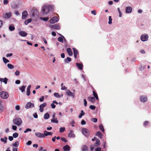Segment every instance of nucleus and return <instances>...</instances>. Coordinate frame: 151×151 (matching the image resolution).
I'll list each match as a JSON object with an SVG mask.
<instances>
[{"label":"nucleus","mask_w":151,"mask_h":151,"mask_svg":"<svg viewBox=\"0 0 151 151\" xmlns=\"http://www.w3.org/2000/svg\"><path fill=\"white\" fill-rule=\"evenodd\" d=\"M54 10L53 6L52 5H45L42 7V11L44 14H47L50 11Z\"/></svg>","instance_id":"f257e3e1"},{"label":"nucleus","mask_w":151,"mask_h":151,"mask_svg":"<svg viewBox=\"0 0 151 151\" xmlns=\"http://www.w3.org/2000/svg\"><path fill=\"white\" fill-rule=\"evenodd\" d=\"M13 123L18 126H19L22 123L21 119L19 118H16L13 120Z\"/></svg>","instance_id":"f03ea898"},{"label":"nucleus","mask_w":151,"mask_h":151,"mask_svg":"<svg viewBox=\"0 0 151 151\" xmlns=\"http://www.w3.org/2000/svg\"><path fill=\"white\" fill-rule=\"evenodd\" d=\"M149 36L147 34H144L140 36V40L143 42H145L147 41L148 40Z\"/></svg>","instance_id":"7ed1b4c3"},{"label":"nucleus","mask_w":151,"mask_h":151,"mask_svg":"<svg viewBox=\"0 0 151 151\" xmlns=\"http://www.w3.org/2000/svg\"><path fill=\"white\" fill-rule=\"evenodd\" d=\"M82 134L86 137H88L90 135V132L89 130L86 128H83L82 129Z\"/></svg>","instance_id":"20e7f679"},{"label":"nucleus","mask_w":151,"mask_h":151,"mask_svg":"<svg viewBox=\"0 0 151 151\" xmlns=\"http://www.w3.org/2000/svg\"><path fill=\"white\" fill-rule=\"evenodd\" d=\"M0 96L3 99H6L9 96L8 93L6 92L2 91L0 93Z\"/></svg>","instance_id":"39448f33"},{"label":"nucleus","mask_w":151,"mask_h":151,"mask_svg":"<svg viewBox=\"0 0 151 151\" xmlns=\"http://www.w3.org/2000/svg\"><path fill=\"white\" fill-rule=\"evenodd\" d=\"M12 16V13L11 12L6 13L4 14L3 15V17L5 19H9Z\"/></svg>","instance_id":"423d86ee"},{"label":"nucleus","mask_w":151,"mask_h":151,"mask_svg":"<svg viewBox=\"0 0 151 151\" xmlns=\"http://www.w3.org/2000/svg\"><path fill=\"white\" fill-rule=\"evenodd\" d=\"M34 107V105L33 104L30 102H28L25 105V108L26 109L31 108Z\"/></svg>","instance_id":"0eeeda50"},{"label":"nucleus","mask_w":151,"mask_h":151,"mask_svg":"<svg viewBox=\"0 0 151 151\" xmlns=\"http://www.w3.org/2000/svg\"><path fill=\"white\" fill-rule=\"evenodd\" d=\"M59 20L58 18L56 17H54L50 19L49 21L51 23H54L57 22Z\"/></svg>","instance_id":"6e6552de"},{"label":"nucleus","mask_w":151,"mask_h":151,"mask_svg":"<svg viewBox=\"0 0 151 151\" xmlns=\"http://www.w3.org/2000/svg\"><path fill=\"white\" fill-rule=\"evenodd\" d=\"M68 137L70 138H75L76 137V135L74 134V132L72 130H70L68 134Z\"/></svg>","instance_id":"1a4fd4ad"},{"label":"nucleus","mask_w":151,"mask_h":151,"mask_svg":"<svg viewBox=\"0 0 151 151\" xmlns=\"http://www.w3.org/2000/svg\"><path fill=\"white\" fill-rule=\"evenodd\" d=\"M47 105V104L46 103H44L40 105L39 106L40 107V111L42 112L43 111V108L45 107Z\"/></svg>","instance_id":"9d476101"},{"label":"nucleus","mask_w":151,"mask_h":151,"mask_svg":"<svg viewBox=\"0 0 151 151\" xmlns=\"http://www.w3.org/2000/svg\"><path fill=\"white\" fill-rule=\"evenodd\" d=\"M18 34L19 35L23 37H25L27 35V32L23 31H19V32Z\"/></svg>","instance_id":"9b49d317"},{"label":"nucleus","mask_w":151,"mask_h":151,"mask_svg":"<svg viewBox=\"0 0 151 151\" xmlns=\"http://www.w3.org/2000/svg\"><path fill=\"white\" fill-rule=\"evenodd\" d=\"M35 134V136L39 138L44 137V133L43 134L40 132H36Z\"/></svg>","instance_id":"f8f14e48"},{"label":"nucleus","mask_w":151,"mask_h":151,"mask_svg":"<svg viewBox=\"0 0 151 151\" xmlns=\"http://www.w3.org/2000/svg\"><path fill=\"white\" fill-rule=\"evenodd\" d=\"M66 93L68 96H72L73 98L74 97V94L70 90L68 89L66 92Z\"/></svg>","instance_id":"ddd939ff"},{"label":"nucleus","mask_w":151,"mask_h":151,"mask_svg":"<svg viewBox=\"0 0 151 151\" xmlns=\"http://www.w3.org/2000/svg\"><path fill=\"white\" fill-rule=\"evenodd\" d=\"M28 15L27 12V11H24L22 13V17L23 19H25Z\"/></svg>","instance_id":"4468645a"},{"label":"nucleus","mask_w":151,"mask_h":151,"mask_svg":"<svg viewBox=\"0 0 151 151\" xmlns=\"http://www.w3.org/2000/svg\"><path fill=\"white\" fill-rule=\"evenodd\" d=\"M50 27L51 28H53L57 30L60 29V26L59 25L57 24L51 25L50 26Z\"/></svg>","instance_id":"2eb2a0df"},{"label":"nucleus","mask_w":151,"mask_h":151,"mask_svg":"<svg viewBox=\"0 0 151 151\" xmlns=\"http://www.w3.org/2000/svg\"><path fill=\"white\" fill-rule=\"evenodd\" d=\"M44 137L45 136H47L48 135H52V133L51 132H48L47 131L45 130L44 132Z\"/></svg>","instance_id":"dca6fc26"},{"label":"nucleus","mask_w":151,"mask_h":151,"mask_svg":"<svg viewBox=\"0 0 151 151\" xmlns=\"http://www.w3.org/2000/svg\"><path fill=\"white\" fill-rule=\"evenodd\" d=\"M140 99L141 101L144 102L147 101V98L146 96H142L140 97Z\"/></svg>","instance_id":"f3484780"},{"label":"nucleus","mask_w":151,"mask_h":151,"mask_svg":"<svg viewBox=\"0 0 151 151\" xmlns=\"http://www.w3.org/2000/svg\"><path fill=\"white\" fill-rule=\"evenodd\" d=\"M132 8L130 6H128L126 8V12L127 13H131L132 11Z\"/></svg>","instance_id":"a211bd4d"},{"label":"nucleus","mask_w":151,"mask_h":151,"mask_svg":"<svg viewBox=\"0 0 151 151\" xmlns=\"http://www.w3.org/2000/svg\"><path fill=\"white\" fill-rule=\"evenodd\" d=\"M63 150L64 151H69L70 150V147L67 145L63 147Z\"/></svg>","instance_id":"6ab92c4d"},{"label":"nucleus","mask_w":151,"mask_h":151,"mask_svg":"<svg viewBox=\"0 0 151 151\" xmlns=\"http://www.w3.org/2000/svg\"><path fill=\"white\" fill-rule=\"evenodd\" d=\"M7 137H4V138H1L0 140L1 142H4V144L7 143Z\"/></svg>","instance_id":"aec40b11"},{"label":"nucleus","mask_w":151,"mask_h":151,"mask_svg":"<svg viewBox=\"0 0 151 151\" xmlns=\"http://www.w3.org/2000/svg\"><path fill=\"white\" fill-rule=\"evenodd\" d=\"M73 50L74 52V56L75 58H77V55L78 54V51L75 48H73Z\"/></svg>","instance_id":"412c9836"},{"label":"nucleus","mask_w":151,"mask_h":151,"mask_svg":"<svg viewBox=\"0 0 151 151\" xmlns=\"http://www.w3.org/2000/svg\"><path fill=\"white\" fill-rule=\"evenodd\" d=\"M76 65L77 68L80 70H82L83 69V65L82 64L76 63Z\"/></svg>","instance_id":"4be33fe9"},{"label":"nucleus","mask_w":151,"mask_h":151,"mask_svg":"<svg viewBox=\"0 0 151 151\" xmlns=\"http://www.w3.org/2000/svg\"><path fill=\"white\" fill-rule=\"evenodd\" d=\"M67 51L69 56H71L73 55V53L70 48H68L67 49Z\"/></svg>","instance_id":"5701e85b"},{"label":"nucleus","mask_w":151,"mask_h":151,"mask_svg":"<svg viewBox=\"0 0 151 151\" xmlns=\"http://www.w3.org/2000/svg\"><path fill=\"white\" fill-rule=\"evenodd\" d=\"M82 151H88V148L86 145H83L81 147Z\"/></svg>","instance_id":"b1692460"},{"label":"nucleus","mask_w":151,"mask_h":151,"mask_svg":"<svg viewBox=\"0 0 151 151\" xmlns=\"http://www.w3.org/2000/svg\"><path fill=\"white\" fill-rule=\"evenodd\" d=\"M51 122H52L55 123L57 124L58 122V121L57 118H52L51 120Z\"/></svg>","instance_id":"393cba45"},{"label":"nucleus","mask_w":151,"mask_h":151,"mask_svg":"<svg viewBox=\"0 0 151 151\" xmlns=\"http://www.w3.org/2000/svg\"><path fill=\"white\" fill-rule=\"evenodd\" d=\"M26 86H23L19 88V89L22 92L25 91V89L26 87Z\"/></svg>","instance_id":"a878e982"},{"label":"nucleus","mask_w":151,"mask_h":151,"mask_svg":"<svg viewBox=\"0 0 151 151\" xmlns=\"http://www.w3.org/2000/svg\"><path fill=\"white\" fill-rule=\"evenodd\" d=\"M50 116L49 114L47 113H45L44 116V118L45 119H48L49 118Z\"/></svg>","instance_id":"bb28decb"},{"label":"nucleus","mask_w":151,"mask_h":151,"mask_svg":"<svg viewBox=\"0 0 151 151\" xmlns=\"http://www.w3.org/2000/svg\"><path fill=\"white\" fill-rule=\"evenodd\" d=\"M63 37H59L58 38V40L60 42H63V38L65 40V37L63 36H62Z\"/></svg>","instance_id":"cd10ccee"},{"label":"nucleus","mask_w":151,"mask_h":151,"mask_svg":"<svg viewBox=\"0 0 151 151\" xmlns=\"http://www.w3.org/2000/svg\"><path fill=\"white\" fill-rule=\"evenodd\" d=\"M88 99L89 100L92 102H94L95 101V99L94 97H88Z\"/></svg>","instance_id":"c85d7f7f"},{"label":"nucleus","mask_w":151,"mask_h":151,"mask_svg":"<svg viewBox=\"0 0 151 151\" xmlns=\"http://www.w3.org/2000/svg\"><path fill=\"white\" fill-rule=\"evenodd\" d=\"M3 101L0 99V111H1L3 109V107L2 106Z\"/></svg>","instance_id":"c756f323"},{"label":"nucleus","mask_w":151,"mask_h":151,"mask_svg":"<svg viewBox=\"0 0 151 151\" xmlns=\"http://www.w3.org/2000/svg\"><path fill=\"white\" fill-rule=\"evenodd\" d=\"M93 95L96 100H98V97L97 93L94 91H93Z\"/></svg>","instance_id":"7c9ffc66"},{"label":"nucleus","mask_w":151,"mask_h":151,"mask_svg":"<svg viewBox=\"0 0 151 151\" xmlns=\"http://www.w3.org/2000/svg\"><path fill=\"white\" fill-rule=\"evenodd\" d=\"M85 114V113L83 112V110H81V113L78 116V118H81L82 116L84 115Z\"/></svg>","instance_id":"2f4dec72"},{"label":"nucleus","mask_w":151,"mask_h":151,"mask_svg":"<svg viewBox=\"0 0 151 151\" xmlns=\"http://www.w3.org/2000/svg\"><path fill=\"white\" fill-rule=\"evenodd\" d=\"M54 96L56 98H60V95L58 93H54Z\"/></svg>","instance_id":"473e14b6"},{"label":"nucleus","mask_w":151,"mask_h":151,"mask_svg":"<svg viewBox=\"0 0 151 151\" xmlns=\"http://www.w3.org/2000/svg\"><path fill=\"white\" fill-rule=\"evenodd\" d=\"M31 19H28L26 20L24 22V24L25 25H27L30 22L32 21Z\"/></svg>","instance_id":"72a5a7b5"},{"label":"nucleus","mask_w":151,"mask_h":151,"mask_svg":"<svg viewBox=\"0 0 151 151\" xmlns=\"http://www.w3.org/2000/svg\"><path fill=\"white\" fill-rule=\"evenodd\" d=\"M71 58H70L68 57L67 59L65 60V62L66 63H68L69 62L71 61Z\"/></svg>","instance_id":"f704fd0d"},{"label":"nucleus","mask_w":151,"mask_h":151,"mask_svg":"<svg viewBox=\"0 0 151 151\" xmlns=\"http://www.w3.org/2000/svg\"><path fill=\"white\" fill-rule=\"evenodd\" d=\"M63 85V83H62L61 84V90H67V88L65 86H64Z\"/></svg>","instance_id":"c9c22d12"},{"label":"nucleus","mask_w":151,"mask_h":151,"mask_svg":"<svg viewBox=\"0 0 151 151\" xmlns=\"http://www.w3.org/2000/svg\"><path fill=\"white\" fill-rule=\"evenodd\" d=\"M49 19V17H44V18H42L41 17H40V19L41 20H43L45 21H47Z\"/></svg>","instance_id":"e433bc0d"},{"label":"nucleus","mask_w":151,"mask_h":151,"mask_svg":"<svg viewBox=\"0 0 151 151\" xmlns=\"http://www.w3.org/2000/svg\"><path fill=\"white\" fill-rule=\"evenodd\" d=\"M8 67L10 69H12L14 68V66L12 64L9 63L7 64Z\"/></svg>","instance_id":"4c0bfd02"},{"label":"nucleus","mask_w":151,"mask_h":151,"mask_svg":"<svg viewBox=\"0 0 151 151\" xmlns=\"http://www.w3.org/2000/svg\"><path fill=\"white\" fill-rule=\"evenodd\" d=\"M96 142L95 143L96 145L97 146H98L99 145H100V142L99 140L98 139H97L96 140Z\"/></svg>","instance_id":"58836bf2"},{"label":"nucleus","mask_w":151,"mask_h":151,"mask_svg":"<svg viewBox=\"0 0 151 151\" xmlns=\"http://www.w3.org/2000/svg\"><path fill=\"white\" fill-rule=\"evenodd\" d=\"M65 128L64 127H61L60 128L59 132L60 133L63 132L65 130Z\"/></svg>","instance_id":"ea45409f"},{"label":"nucleus","mask_w":151,"mask_h":151,"mask_svg":"<svg viewBox=\"0 0 151 151\" xmlns=\"http://www.w3.org/2000/svg\"><path fill=\"white\" fill-rule=\"evenodd\" d=\"M3 60L5 63H6L9 62V60L4 57L3 58Z\"/></svg>","instance_id":"a19ab883"},{"label":"nucleus","mask_w":151,"mask_h":151,"mask_svg":"<svg viewBox=\"0 0 151 151\" xmlns=\"http://www.w3.org/2000/svg\"><path fill=\"white\" fill-rule=\"evenodd\" d=\"M109 21L108 22L109 24H112V19L111 18V16H109Z\"/></svg>","instance_id":"79ce46f5"},{"label":"nucleus","mask_w":151,"mask_h":151,"mask_svg":"<svg viewBox=\"0 0 151 151\" xmlns=\"http://www.w3.org/2000/svg\"><path fill=\"white\" fill-rule=\"evenodd\" d=\"M37 10H35V11H34L33 12V13H32V17H35V15H37Z\"/></svg>","instance_id":"37998d69"},{"label":"nucleus","mask_w":151,"mask_h":151,"mask_svg":"<svg viewBox=\"0 0 151 151\" xmlns=\"http://www.w3.org/2000/svg\"><path fill=\"white\" fill-rule=\"evenodd\" d=\"M9 29L11 31H13L15 27L14 26H10L9 27Z\"/></svg>","instance_id":"c03bdc74"},{"label":"nucleus","mask_w":151,"mask_h":151,"mask_svg":"<svg viewBox=\"0 0 151 151\" xmlns=\"http://www.w3.org/2000/svg\"><path fill=\"white\" fill-rule=\"evenodd\" d=\"M18 134L17 133H15L13 134V136L14 138H16L18 137Z\"/></svg>","instance_id":"a18cd8bd"},{"label":"nucleus","mask_w":151,"mask_h":151,"mask_svg":"<svg viewBox=\"0 0 151 151\" xmlns=\"http://www.w3.org/2000/svg\"><path fill=\"white\" fill-rule=\"evenodd\" d=\"M8 79L6 78H5L3 79V82L5 84H6L7 83V82Z\"/></svg>","instance_id":"49530a36"},{"label":"nucleus","mask_w":151,"mask_h":151,"mask_svg":"<svg viewBox=\"0 0 151 151\" xmlns=\"http://www.w3.org/2000/svg\"><path fill=\"white\" fill-rule=\"evenodd\" d=\"M3 4L4 5H7L8 4L9 2V1L8 0H4L3 1Z\"/></svg>","instance_id":"de8ad7c7"},{"label":"nucleus","mask_w":151,"mask_h":151,"mask_svg":"<svg viewBox=\"0 0 151 151\" xmlns=\"http://www.w3.org/2000/svg\"><path fill=\"white\" fill-rule=\"evenodd\" d=\"M99 128L102 131V132H104V129L103 128V127L102 125H100L99 126Z\"/></svg>","instance_id":"09e8293b"},{"label":"nucleus","mask_w":151,"mask_h":151,"mask_svg":"<svg viewBox=\"0 0 151 151\" xmlns=\"http://www.w3.org/2000/svg\"><path fill=\"white\" fill-rule=\"evenodd\" d=\"M19 142L18 141H16L13 145L14 146L17 147L19 146Z\"/></svg>","instance_id":"8fccbe9b"},{"label":"nucleus","mask_w":151,"mask_h":151,"mask_svg":"<svg viewBox=\"0 0 151 151\" xmlns=\"http://www.w3.org/2000/svg\"><path fill=\"white\" fill-rule=\"evenodd\" d=\"M89 108L92 110H94L96 108V107L94 105H90L89 106Z\"/></svg>","instance_id":"3c124183"},{"label":"nucleus","mask_w":151,"mask_h":151,"mask_svg":"<svg viewBox=\"0 0 151 151\" xmlns=\"http://www.w3.org/2000/svg\"><path fill=\"white\" fill-rule=\"evenodd\" d=\"M96 135L98 136L99 137H100L101 136V133L100 132H97Z\"/></svg>","instance_id":"603ef678"},{"label":"nucleus","mask_w":151,"mask_h":151,"mask_svg":"<svg viewBox=\"0 0 151 151\" xmlns=\"http://www.w3.org/2000/svg\"><path fill=\"white\" fill-rule=\"evenodd\" d=\"M30 90H27L26 91V94L27 96H29L30 95Z\"/></svg>","instance_id":"864d4df0"},{"label":"nucleus","mask_w":151,"mask_h":151,"mask_svg":"<svg viewBox=\"0 0 151 151\" xmlns=\"http://www.w3.org/2000/svg\"><path fill=\"white\" fill-rule=\"evenodd\" d=\"M61 140L62 141L64 142H67L66 139L63 137H62L61 138Z\"/></svg>","instance_id":"5fc2aeb1"},{"label":"nucleus","mask_w":151,"mask_h":151,"mask_svg":"<svg viewBox=\"0 0 151 151\" xmlns=\"http://www.w3.org/2000/svg\"><path fill=\"white\" fill-rule=\"evenodd\" d=\"M91 121L94 122H96L97 121V119L96 118H92Z\"/></svg>","instance_id":"6e6d98bb"},{"label":"nucleus","mask_w":151,"mask_h":151,"mask_svg":"<svg viewBox=\"0 0 151 151\" xmlns=\"http://www.w3.org/2000/svg\"><path fill=\"white\" fill-rule=\"evenodd\" d=\"M31 131H32L31 129H29V128H28V129H26V130H25L24 132V133H27V132H31Z\"/></svg>","instance_id":"4d7b16f0"},{"label":"nucleus","mask_w":151,"mask_h":151,"mask_svg":"<svg viewBox=\"0 0 151 151\" xmlns=\"http://www.w3.org/2000/svg\"><path fill=\"white\" fill-rule=\"evenodd\" d=\"M20 72L19 71L17 70L15 73V74L17 76H18L19 75Z\"/></svg>","instance_id":"13d9d810"},{"label":"nucleus","mask_w":151,"mask_h":151,"mask_svg":"<svg viewBox=\"0 0 151 151\" xmlns=\"http://www.w3.org/2000/svg\"><path fill=\"white\" fill-rule=\"evenodd\" d=\"M32 144V142L31 141H29L27 142L26 143V145H31Z\"/></svg>","instance_id":"bf43d9fd"},{"label":"nucleus","mask_w":151,"mask_h":151,"mask_svg":"<svg viewBox=\"0 0 151 151\" xmlns=\"http://www.w3.org/2000/svg\"><path fill=\"white\" fill-rule=\"evenodd\" d=\"M20 109V106L19 105H17L15 106V109L17 110H19Z\"/></svg>","instance_id":"052dcab7"},{"label":"nucleus","mask_w":151,"mask_h":151,"mask_svg":"<svg viewBox=\"0 0 151 151\" xmlns=\"http://www.w3.org/2000/svg\"><path fill=\"white\" fill-rule=\"evenodd\" d=\"M17 129V126L14 125L12 126V129L14 130H16Z\"/></svg>","instance_id":"680f3d73"},{"label":"nucleus","mask_w":151,"mask_h":151,"mask_svg":"<svg viewBox=\"0 0 151 151\" xmlns=\"http://www.w3.org/2000/svg\"><path fill=\"white\" fill-rule=\"evenodd\" d=\"M51 106L52 109H54L55 107V105L53 103L51 104Z\"/></svg>","instance_id":"e2e57ef3"},{"label":"nucleus","mask_w":151,"mask_h":151,"mask_svg":"<svg viewBox=\"0 0 151 151\" xmlns=\"http://www.w3.org/2000/svg\"><path fill=\"white\" fill-rule=\"evenodd\" d=\"M84 104L85 106H87V102L86 99H84L83 100Z\"/></svg>","instance_id":"0e129e2a"},{"label":"nucleus","mask_w":151,"mask_h":151,"mask_svg":"<svg viewBox=\"0 0 151 151\" xmlns=\"http://www.w3.org/2000/svg\"><path fill=\"white\" fill-rule=\"evenodd\" d=\"M33 116L35 118H37L38 117V116L37 113H35L33 114Z\"/></svg>","instance_id":"69168bd1"},{"label":"nucleus","mask_w":151,"mask_h":151,"mask_svg":"<svg viewBox=\"0 0 151 151\" xmlns=\"http://www.w3.org/2000/svg\"><path fill=\"white\" fill-rule=\"evenodd\" d=\"M44 97L42 96L41 98H40L39 100L41 102L43 101L44 100Z\"/></svg>","instance_id":"338daca9"},{"label":"nucleus","mask_w":151,"mask_h":151,"mask_svg":"<svg viewBox=\"0 0 151 151\" xmlns=\"http://www.w3.org/2000/svg\"><path fill=\"white\" fill-rule=\"evenodd\" d=\"M8 138H9V140L10 141H12L13 140V137H12L11 136H9Z\"/></svg>","instance_id":"774afa93"}]
</instances>
